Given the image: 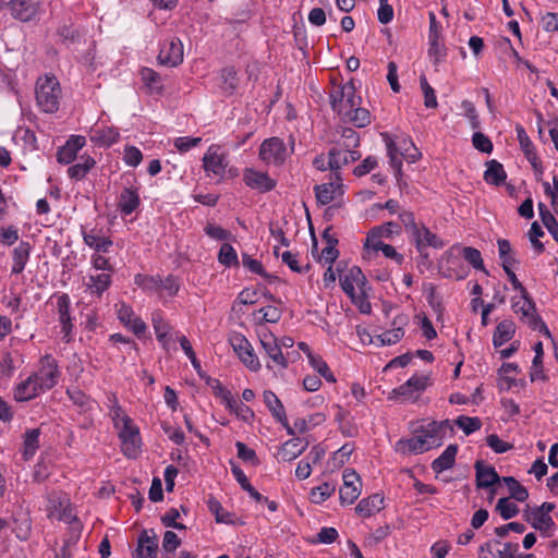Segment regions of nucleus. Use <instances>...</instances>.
Wrapping results in <instances>:
<instances>
[{"mask_svg":"<svg viewBox=\"0 0 558 558\" xmlns=\"http://www.w3.org/2000/svg\"><path fill=\"white\" fill-rule=\"evenodd\" d=\"M476 471V487L477 488H489L494 484L500 482V477L492 465H485L482 460L475 462Z\"/></svg>","mask_w":558,"mask_h":558,"instance_id":"obj_24","label":"nucleus"},{"mask_svg":"<svg viewBox=\"0 0 558 558\" xmlns=\"http://www.w3.org/2000/svg\"><path fill=\"white\" fill-rule=\"evenodd\" d=\"M525 518L535 530L544 534L555 525L551 517L547 513H541V511L531 510L525 514Z\"/></svg>","mask_w":558,"mask_h":558,"instance_id":"obj_38","label":"nucleus"},{"mask_svg":"<svg viewBox=\"0 0 558 558\" xmlns=\"http://www.w3.org/2000/svg\"><path fill=\"white\" fill-rule=\"evenodd\" d=\"M86 144V140L82 135H72L65 144L57 151V160L59 163L69 165L75 158L80 149Z\"/></svg>","mask_w":558,"mask_h":558,"instance_id":"obj_20","label":"nucleus"},{"mask_svg":"<svg viewBox=\"0 0 558 558\" xmlns=\"http://www.w3.org/2000/svg\"><path fill=\"white\" fill-rule=\"evenodd\" d=\"M411 239L414 242L417 251L425 258H427V254H425L424 251L427 247L441 248L445 246L444 241L440 240L424 225L418 226V228L415 229V231H413V233L411 234Z\"/></svg>","mask_w":558,"mask_h":558,"instance_id":"obj_15","label":"nucleus"},{"mask_svg":"<svg viewBox=\"0 0 558 558\" xmlns=\"http://www.w3.org/2000/svg\"><path fill=\"white\" fill-rule=\"evenodd\" d=\"M458 451L457 445H449L444 452L432 462V469L436 473H441L450 469L454 464L456 454Z\"/></svg>","mask_w":558,"mask_h":558,"instance_id":"obj_33","label":"nucleus"},{"mask_svg":"<svg viewBox=\"0 0 558 558\" xmlns=\"http://www.w3.org/2000/svg\"><path fill=\"white\" fill-rule=\"evenodd\" d=\"M308 361L311 366L327 381L336 383L333 374L329 369L327 363L320 356L315 355L312 352H308Z\"/></svg>","mask_w":558,"mask_h":558,"instance_id":"obj_49","label":"nucleus"},{"mask_svg":"<svg viewBox=\"0 0 558 558\" xmlns=\"http://www.w3.org/2000/svg\"><path fill=\"white\" fill-rule=\"evenodd\" d=\"M384 497L379 494H374L360 500L355 507V511L359 515L369 518L383 509Z\"/></svg>","mask_w":558,"mask_h":558,"instance_id":"obj_28","label":"nucleus"},{"mask_svg":"<svg viewBox=\"0 0 558 558\" xmlns=\"http://www.w3.org/2000/svg\"><path fill=\"white\" fill-rule=\"evenodd\" d=\"M281 259L282 262L289 266V268L294 271V272H298V274H303V272H306L310 268V265H305V266H301L300 265V260L298 258V255L296 254H293L292 252L290 251H286L282 253L281 255Z\"/></svg>","mask_w":558,"mask_h":558,"instance_id":"obj_58","label":"nucleus"},{"mask_svg":"<svg viewBox=\"0 0 558 558\" xmlns=\"http://www.w3.org/2000/svg\"><path fill=\"white\" fill-rule=\"evenodd\" d=\"M95 163V160L90 156H82L80 162L71 166L68 169V174L71 179L80 181L86 177Z\"/></svg>","mask_w":558,"mask_h":558,"instance_id":"obj_39","label":"nucleus"},{"mask_svg":"<svg viewBox=\"0 0 558 558\" xmlns=\"http://www.w3.org/2000/svg\"><path fill=\"white\" fill-rule=\"evenodd\" d=\"M512 310L515 314H521L520 319L533 330H538L549 335V330L539 315L536 313L535 303L526 292L520 300L512 299Z\"/></svg>","mask_w":558,"mask_h":558,"instance_id":"obj_2","label":"nucleus"},{"mask_svg":"<svg viewBox=\"0 0 558 558\" xmlns=\"http://www.w3.org/2000/svg\"><path fill=\"white\" fill-rule=\"evenodd\" d=\"M420 84L424 94V105L426 108H436L438 102L435 95L434 88L428 84L426 77L423 75L420 77Z\"/></svg>","mask_w":558,"mask_h":558,"instance_id":"obj_57","label":"nucleus"},{"mask_svg":"<svg viewBox=\"0 0 558 558\" xmlns=\"http://www.w3.org/2000/svg\"><path fill=\"white\" fill-rule=\"evenodd\" d=\"M496 511L499 512L504 520H509L519 513V507L509 500V498H500L496 505Z\"/></svg>","mask_w":558,"mask_h":558,"instance_id":"obj_54","label":"nucleus"},{"mask_svg":"<svg viewBox=\"0 0 558 558\" xmlns=\"http://www.w3.org/2000/svg\"><path fill=\"white\" fill-rule=\"evenodd\" d=\"M245 185L259 193H267L276 187L277 182L268 173L257 171L253 168H246L243 172Z\"/></svg>","mask_w":558,"mask_h":558,"instance_id":"obj_17","label":"nucleus"},{"mask_svg":"<svg viewBox=\"0 0 558 558\" xmlns=\"http://www.w3.org/2000/svg\"><path fill=\"white\" fill-rule=\"evenodd\" d=\"M429 32H428V41H429V54H434L439 58L444 56V47L440 43L441 35V25L437 21L434 12H429Z\"/></svg>","mask_w":558,"mask_h":558,"instance_id":"obj_26","label":"nucleus"},{"mask_svg":"<svg viewBox=\"0 0 558 558\" xmlns=\"http://www.w3.org/2000/svg\"><path fill=\"white\" fill-rule=\"evenodd\" d=\"M31 254V244L25 241H21L19 245L13 250L12 253V269L11 272L14 275H19L23 272L25 266L29 259Z\"/></svg>","mask_w":558,"mask_h":558,"instance_id":"obj_30","label":"nucleus"},{"mask_svg":"<svg viewBox=\"0 0 558 558\" xmlns=\"http://www.w3.org/2000/svg\"><path fill=\"white\" fill-rule=\"evenodd\" d=\"M377 233L381 235V238H391L393 234H400L401 228L397 222L389 221L381 226L373 228V235L377 236Z\"/></svg>","mask_w":558,"mask_h":558,"instance_id":"obj_62","label":"nucleus"},{"mask_svg":"<svg viewBox=\"0 0 558 558\" xmlns=\"http://www.w3.org/2000/svg\"><path fill=\"white\" fill-rule=\"evenodd\" d=\"M118 317L120 322L131 329L137 337H141L146 331V324L144 320L136 316L133 310L125 304H122L118 310Z\"/></svg>","mask_w":558,"mask_h":558,"instance_id":"obj_22","label":"nucleus"},{"mask_svg":"<svg viewBox=\"0 0 558 558\" xmlns=\"http://www.w3.org/2000/svg\"><path fill=\"white\" fill-rule=\"evenodd\" d=\"M422 432L427 435L429 444L433 448L442 445L445 438L452 436L453 427L449 420L440 422L432 421L421 427Z\"/></svg>","mask_w":558,"mask_h":558,"instance_id":"obj_12","label":"nucleus"},{"mask_svg":"<svg viewBox=\"0 0 558 558\" xmlns=\"http://www.w3.org/2000/svg\"><path fill=\"white\" fill-rule=\"evenodd\" d=\"M44 389L38 386L37 380L33 375L20 383L14 390V398L16 401H28L37 397Z\"/></svg>","mask_w":558,"mask_h":558,"instance_id":"obj_27","label":"nucleus"},{"mask_svg":"<svg viewBox=\"0 0 558 558\" xmlns=\"http://www.w3.org/2000/svg\"><path fill=\"white\" fill-rule=\"evenodd\" d=\"M230 344L232 345L234 352L238 354L240 360L251 369L258 371L260 368V363L254 350L248 342V340L240 335L234 333L230 337Z\"/></svg>","mask_w":558,"mask_h":558,"instance_id":"obj_8","label":"nucleus"},{"mask_svg":"<svg viewBox=\"0 0 558 558\" xmlns=\"http://www.w3.org/2000/svg\"><path fill=\"white\" fill-rule=\"evenodd\" d=\"M404 336V330L402 327H396L391 330H387L377 336V340L381 345H391L401 340Z\"/></svg>","mask_w":558,"mask_h":558,"instance_id":"obj_55","label":"nucleus"},{"mask_svg":"<svg viewBox=\"0 0 558 558\" xmlns=\"http://www.w3.org/2000/svg\"><path fill=\"white\" fill-rule=\"evenodd\" d=\"M462 257L468 262L474 269L482 270L486 275L488 271L484 267L482 254L477 248L465 246L462 248Z\"/></svg>","mask_w":558,"mask_h":558,"instance_id":"obj_51","label":"nucleus"},{"mask_svg":"<svg viewBox=\"0 0 558 558\" xmlns=\"http://www.w3.org/2000/svg\"><path fill=\"white\" fill-rule=\"evenodd\" d=\"M35 94L37 105L44 112L53 113L59 109L61 88L56 76L45 75L39 77Z\"/></svg>","mask_w":558,"mask_h":558,"instance_id":"obj_1","label":"nucleus"},{"mask_svg":"<svg viewBox=\"0 0 558 558\" xmlns=\"http://www.w3.org/2000/svg\"><path fill=\"white\" fill-rule=\"evenodd\" d=\"M220 78H221V84H220L221 89L226 94L231 95L238 86V77H236L235 70L233 68L222 69L220 72Z\"/></svg>","mask_w":558,"mask_h":558,"instance_id":"obj_50","label":"nucleus"},{"mask_svg":"<svg viewBox=\"0 0 558 558\" xmlns=\"http://www.w3.org/2000/svg\"><path fill=\"white\" fill-rule=\"evenodd\" d=\"M427 384V376L413 375L404 384L393 389L390 398L398 396L402 397L404 400L414 401L417 396L426 389Z\"/></svg>","mask_w":558,"mask_h":558,"instance_id":"obj_13","label":"nucleus"},{"mask_svg":"<svg viewBox=\"0 0 558 558\" xmlns=\"http://www.w3.org/2000/svg\"><path fill=\"white\" fill-rule=\"evenodd\" d=\"M209 509L215 513L217 522L227 524L233 523L232 514L228 511H225L220 502L216 499L209 500Z\"/></svg>","mask_w":558,"mask_h":558,"instance_id":"obj_60","label":"nucleus"},{"mask_svg":"<svg viewBox=\"0 0 558 558\" xmlns=\"http://www.w3.org/2000/svg\"><path fill=\"white\" fill-rule=\"evenodd\" d=\"M330 105L335 112L341 119L348 116V112L355 106L360 105L355 97V87L352 83L338 86L330 93Z\"/></svg>","mask_w":558,"mask_h":558,"instance_id":"obj_3","label":"nucleus"},{"mask_svg":"<svg viewBox=\"0 0 558 558\" xmlns=\"http://www.w3.org/2000/svg\"><path fill=\"white\" fill-rule=\"evenodd\" d=\"M343 485L340 487L341 505H352L361 494V478L353 469H345L342 474Z\"/></svg>","mask_w":558,"mask_h":558,"instance_id":"obj_9","label":"nucleus"},{"mask_svg":"<svg viewBox=\"0 0 558 558\" xmlns=\"http://www.w3.org/2000/svg\"><path fill=\"white\" fill-rule=\"evenodd\" d=\"M502 482L507 485L510 498L515 499L519 502H523L529 498L527 489L519 483L512 476H506L502 478Z\"/></svg>","mask_w":558,"mask_h":558,"instance_id":"obj_43","label":"nucleus"},{"mask_svg":"<svg viewBox=\"0 0 558 558\" xmlns=\"http://www.w3.org/2000/svg\"><path fill=\"white\" fill-rule=\"evenodd\" d=\"M39 447V429H31L24 436L23 457L25 460L33 458Z\"/></svg>","mask_w":558,"mask_h":558,"instance_id":"obj_45","label":"nucleus"},{"mask_svg":"<svg viewBox=\"0 0 558 558\" xmlns=\"http://www.w3.org/2000/svg\"><path fill=\"white\" fill-rule=\"evenodd\" d=\"M336 490V485L332 483L325 482L322 485L312 488L311 501L314 504H323L327 500Z\"/></svg>","mask_w":558,"mask_h":558,"instance_id":"obj_48","label":"nucleus"},{"mask_svg":"<svg viewBox=\"0 0 558 558\" xmlns=\"http://www.w3.org/2000/svg\"><path fill=\"white\" fill-rule=\"evenodd\" d=\"M342 121L351 122L356 128H364L371 123V114L367 109L357 105L348 112V116L342 118Z\"/></svg>","mask_w":558,"mask_h":558,"instance_id":"obj_40","label":"nucleus"},{"mask_svg":"<svg viewBox=\"0 0 558 558\" xmlns=\"http://www.w3.org/2000/svg\"><path fill=\"white\" fill-rule=\"evenodd\" d=\"M534 352H535V356L532 361V366H531V371H530V379H531V381L546 380L547 377L543 371L544 350H543V343L541 341H538L534 345Z\"/></svg>","mask_w":558,"mask_h":558,"instance_id":"obj_37","label":"nucleus"},{"mask_svg":"<svg viewBox=\"0 0 558 558\" xmlns=\"http://www.w3.org/2000/svg\"><path fill=\"white\" fill-rule=\"evenodd\" d=\"M157 60L161 65L178 66L183 61V44L177 37L166 38L159 49Z\"/></svg>","mask_w":558,"mask_h":558,"instance_id":"obj_7","label":"nucleus"},{"mask_svg":"<svg viewBox=\"0 0 558 558\" xmlns=\"http://www.w3.org/2000/svg\"><path fill=\"white\" fill-rule=\"evenodd\" d=\"M235 447L238 450V457L244 462H251L253 465H258L259 460L256 456V452L248 448L244 442L236 441Z\"/></svg>","mask_w":558,"mask_h":558,"instance_id":"obj_61","label":"nucleus"},{"mask_svg":"<svg viewBox=\"0 0 558 558\" xmlns=\"http://www.w3.org/2000/svg\"><path fill=\"white\" fill-rule=\"evenodd\" d=\"M486 444L496 453H504L513 448L511 444L504 441L496 434L488 435L486 437Z\"/></svg>","mask_w":558,"mask_h":558,"instance_id":"obj_63","label":"nucleus"},{"mask_svg":"<svg viewBox=\"0 0 558 558\" xmlns=\"http://www.w3.org/2000/svg\"><path fill=\"white\" fill-rule=\"evenodd\" d=\"M119 437L122 442V451L128 458H135L140 449V432L133 423L121 426Z\"/></svg>","mask_w":558,"mask_h":558,"instance_id":"obj_19","label":"nucleus"},{"mask_svg":"<svg viewBox=\"0 0 558 558\" xmlns=\"http://www.w3.org/2000/svg\"><path fill=\"white\" fill-rule=\"evenodd\" d=\"M486 167L487 169L484 172V180L486 183L497 186L505 183L507 173L504 169V166L499 161L495 159L489 160L486 162Z\"/></svg>","mask_w":558,"mask_h":558,"instance_id":"obj_31","label":"nucleus"},{"mask_svg":"<svg viewBox=\"0 0 558 558\" xmlns=\"http://www.w3.org/2000/svg\"><path fill=\"white\" fill-rule=\"evenodd\" d=\"M203 167L208 177L213 175L222 179L228 167L227 155L221 151L220 146L211 145L203 157Z\"/></svg>","mask_w":558,"mask_h":558,"instance_id":"obj_6","label":"nucleus"},{"mask_svg":"<svg viewBox=\"0 0 558 558\" xmlns=\"http://www.w3.org/2000/svg\"><path fill=\"white\" fill-rule=\"evenodd\" d=\"M517 132V138L520 143V146L526 156V158L535 166L534 160L536 159L535 153H534V146L531 142L529 135L526 134L524 128L520 124L515 126Z\"/></svg>","mask_w":558,"mask_h":558,"instance_id":"obj_44","label":"nucleus"},{"mask_svg":"<svg viewBox=\"0 0 558 558\" xmlns=\"http://www.w3.org/2000/svg\"><path fill=\"white\" fill-rule=\"evenodd\" d=\"M340 286L343 292L354 300L355 293L368 290L367 279L357 266L351 267L343 276H340Z\"/></svg>","mask_w":558,"mask_h":558,"instance_id":"obj_10","label":"nucleus"},{"mask_svg":"<svg viewBox=\"0 0 558 558\" xmlns=\"http://www.w3.org/2000/svg\"><path fill=\"white\" fill-rule=\"evenodd\" d=\"M110 401H112V405L110 407V416L113 421L114 427L120 428L121 426L132 423V420L125 414L114 395L110 398Z\"/></svg>","mask_w":558,"mask_h":558,"instance_id":"obj_46","label":"nucleus"},{"mask_svg":"<svg viewBox=\"0 0 558 558\" xmlns=\"http://www.w3.org/2000/svg\"><path fill=\"white\" fill-rule=\"evenodd\" d=\"M307 446L308 442L299 437L291 438L282 445L279 456L283 461H292L302 454Z\"/></svg>","mask_w":558,"mask_h":558,"instance_id":"obj_29","label":"nucleus"},{"mask_svg":"<svg viewBox=\"0 0 558 558\" xmlns=\"http://www.w3.org/2000/svg\"><path fill=\"white\" fill-rule=\"evenodd\" d=\"M71 299L69 294L62 293L57 296L58 319L61 325L62 339L70 342L72 339L73 324L70 315Z\"/></svg>","mask_w":558,"mask_h":558,"instance_id":"obj_16","label":"nucleus"},{"mask_svg":"<svg viewBox=\"0 0 558 558\" xmlns=\"http://www.w3.org/2000/svg\"><path fill=\"white\" fill-rule=\"evenodd\" d=\"M258 155L267 165L281 166L286 161L289 151L281 138L270 137L260 144Z\"/></svg>","mask_w":558,"mask_h":558,"instance_id":"obj_4","label":"nucleus"},{"mask_svg":"<svg viewBox=\"0 0 558 558\" xmlns=\"http://www.w3.org/2000/svg\"><path fill=\"white\" fill-rule=\"evenodd\" d=\"M157 550V536L155 534L149 535L148 531L144 530L138 536L134 558H156Z\"/></svg>","mask_w":558,"mask_h":558,"instance_id":"obj_21","label":"nucleus"},{"mask_svg":"<svg viewBox=\"0 0 558 558\" xmlns=\"http://www.w3.org/2000/svg\"><path fill=\"white\" fill-rule=\"evenodd\" d=\"M12 14L21 21H29L36 13V8L33 3L24 0H14L11 3Z\"/></svg>","mask_w":558,"mask_h":558,"instance_id":"obj_41","label":"nucleus"},{"mask_svg":"<svg viewBox=\"0 0 558 558\" xmlns=\"http://www.w3.org/2000/svg\"><path fill=\"white\" fill-rule=\"evenodd\" d=\"M264 402L271 414L281 424H286V411L279 398L270 390L264 391Z\"/></svg>","mask_w":558,"mask_h":558,"instance_id":"obj_35","label":"nucleus"},{"mask_svg":"<svg viewBox=\"0 0 558 558\" xmlns=\"http://www.w3.org/2000/svg\"><path fill=\"white\" fill-rule=\"evenodd\" d=\"M472 144L475 149L481 153L490 154L493 151V143L487 135L482 132H475L472 136Z\"/></svg>","mask_w":558,"mask_h":558,"instance_id":"obj_59","label":"nucleus"},{"mask_svg":"<svg viewBox=\"0 0 558 558\" xmlns=\"http://www.w3.org/2000/svg\"><path fill=\"white\" fill-rule=\"evenodd\" d=\"M259 341L271 362L280 368L288 366V361L282 354L281 345L278 343V339L270 331H262L259 333Z\"/></svg>","mask_w":558,"mask_h":558,"instance_id":"obj_14","label":"nucleus"},{"mask_svg":"<svg viewBox=\"0 0 558 558\" xmlns=\"http://www.w3.org/2000/svg\"><path fill=\"white\" fill-rule=\"evenodd\" d=\"M218 260L220 264L231 267L239 265L238 254L232 245L223 243L218 254Z\"/></svg>","mask_w":558,"mask_h":558,"instance_id":"obj_52","label":"nucleus"},{"mask_svg":"<svg viewBox=\"0 0 558 558\" xmlns=\"http://www.w3.org/2000/svg\"><path fill=\"white\" fill-rule=\"evenodd\" d=\"M135 283L143 290L153 292L161 287V279L159 277L137 275Z\"/></svg>","mask_w":558,"mask_h":558,"instance_id":"obj_56","label":"nucleus"},{"mask_svg":"<svg viewBox=\"0 0 558 558\" xmlns=\"http://www.w3.org/2000/svg\"><path fill=\"white\" fill-rule=\"evenodd\" d=\"M84 243L90 248L95 250L96 253H106L112 246L110 238L105 236L101 230L95 228L90 230L82 231Z\"/></svg>","mask_w":558,"mask_h":558,"instance_id":"obj_23","label":"nucleus"},{"mask_svg":"<svg viewBox=\"0 0 558 558\" xmlns=\"http://www.w3.org/2000/svg\"><path fill=\"white\" fill-rule=\"evenodd\" d=\"M141 204V197L137 189L132 186L124 187L118 198V208L124 216L134 213Z\"/></svg>","mask_w":558,"mask_h":558,"instance_id":"obj_25","label":"nucleus"},{"mask_svg":"<svg viewBox=\"0 0 558 558\" xmlns=\"http://www.w3.org/2000/svg\"><path fill=\"white\" fill-rule=\"evenodd\" d=\"M454 423L464 432L465 435H470L482 427V421L478 417H470L465 415L458 416Z\"/></svg>","mask_w":558,"mask_h":558,"instance_id":"obj_53","label":"nucleus"},{"mask_svg":"<svg viewBox=\"0 0 558 558\" xmlns=\"http://www.w3.org/2000/svg\"><path fill=\"white\" fill-rule=\"evenodd\" d=\"M143 159L142 151L135 146H126L124 148L123 160L128 166L136 167Z\"/></svg>","mask_w":558,"mask_h":558,"instance_id":"obj_64","label":"nucleus"},{"mask_svg":"<svg viewBox=\"0 0 558 558\" xmlns=\"http://www.w3.org/2000/svg\"><path fill=\"white\" fill-rule=\"evenodd\" d=\"M432 448L433 446L429 444L427 435L422 429L417 435L408 439H400L396 444V450L402 454H420Z\"/></svg>","mask_w":558,"mask_h":558,"instance_id":"obj_18","label":"nucleus"},{"mask_svg":"<svg viewBox=\"0 0 558 558\" xmlns=\"http://www.w3.org/2000/svg\"><path fill=\"white\" fill-rule=\"evenodd\" d=\"M141 78L150 92L159 93L162 89L161 76L150 68H143L141 70Z\"/></svg>","mask_w":558,"mask_h":558,"instance_id":"obj_47","label":"nucleus"},{"mask_svg":"<svg viewBox=\"0 0 558 558\" xmlns=\"http://www.w3.org/2000/svg\"><path fill=\"white\" fill-rule=\"evenodd\" d=\"M32 375L37 380L38 386L44 389V391L53 388L60 377V372L56 359L50 354L43 356L39 362L38 371Z\"/></svg>","mask_w":558,"mask_h":558,"instance_id":"obj_5","label":"nucleus"},{"mask_svg":"<svg viewBox=\"0 0 558 558\" xmlns=\"http://www.w3.org/2000/svg\"><path fill=\"white\" fill-rule=\"evenodd\" d=\"M339 181L324 183L314 187L316 199L322 205L331 203L336 197L337 190L340 189Z\"/></svg>","mask_w":558,"mask_h":558,"instance_id":"obj_36","label":"nucleus"},{"mask_svg":"<svg viewBox=\"0 0 558 558\" xmlns=\"http://www.w3.org/2000/svg\"><path fill=\"white\" fill-rule=\"evenodd\" d=\"M515 332V325L510 319H505L500 322L493 335V344L495 348H499L509 340L512 339Z\"/></svg>","mask_w":558,"mask_h":558,"instance_id":"obj_32","label":"nucleus"},{"mask_svg":"<svg viewBox=\"0 0 558 558\" xmlns=\"http://www.w3.org/2000/svg\"><path fill=\"white\" fill-rule=\"evenodd\" d=\"M538 210H539V217L545 226V228L548 230V232L553 235L554 240L558 242V222L555 218V216L549 211L547 206L543 203H538Z\"/></svg>","mask_w":558,"mask_h":558,"instance_id":"obj_42","label":"nucleus"},{"mask_svg":"<svg viewBox=\"0 0 558 558\" xmlns=\"http://www.w3.org/2000/svg\"><path fill=\"white\" fill-rule=\"evenodd\" d=\"M328 166L333 171V175L337 181H341V177L338 172L342 167L354 162L361 158V154L357 150L345 148V147H332L328 153Z\"/></svg>","mask_w":558,"mask_h":558,"instance_id":"obj_11","label":"nucleus"},{"mask_svg":"<svg viewBox=\"0 0 558 558\" xmlns=\"http://www.w3.org/2000/svg\"><path fill=\"white\" fill-rule=\"evenodd\" d=\"M111 276L109 274L89 275L85 287L92 294L101 296V294L110 287Z\"/></svg>","mask_w":558,"mask_h":558,"instance_id":"obj_34","label":"nucleus"}]
</instances>
